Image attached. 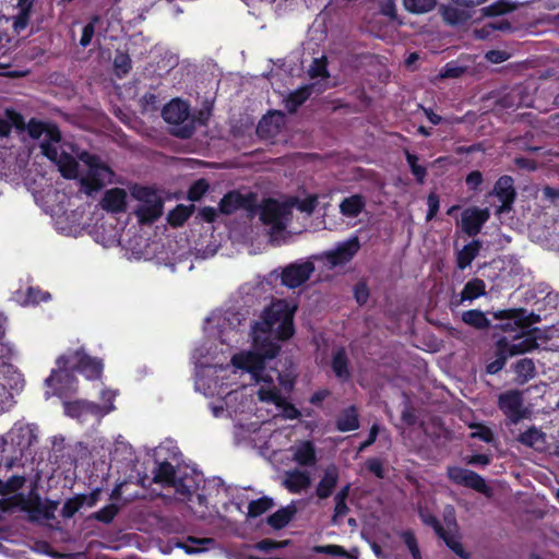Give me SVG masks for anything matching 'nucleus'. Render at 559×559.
Returning a JSON list of instances; mask_svg holds the SVG:
<instances>
[{
    "label": "nucleus",
    "instance_id": "obj_64",
    "mask_svg": "<svg viewBox=\"0 0 559 559\" xmlns=\"http://www.w3.org/2000/svg\"><path fill=\"white\" fill-rule=\"evenodd\" d=\"M41 154L47 157L49 160L56 162L58 158V148L53 145V143H49V141H43L40 143Z\"/></svg>",
    "mask_w": 559,
    "mask_h": 559
},
{
    "label": "nucleus",
    "instance_id": "obj_50",
    "mask_svg": "<svg viewBox=\"0 0 559 559\" xmlns=\"http://www.w3.org/2000/svg\"><path fill=\"white\" fill-rule=\"evenodd\" d=\"M51 298V295L48 292L41 290L39 287H28L26 290V298L24 304L26 305H38L40 302H46Z\"/></svg>",
    "mask_w": 559,
    "mask_h": 559
},
{
    "label": "nucleus",
    "instance_id": "obj_60",
    "mask_svg": "<svg viewBox=\"0 0 559 559\" xmlns=\"http://www.w3.org/2000/svg\"><path fill=\"white\" fill-rule=\"evenodd\" d=\"M224 518L227 521H236V514H241V504L239 502L229 501L228 503L223 504Z\"/></svg>",
    "mask_w": 559,
    "mask_h": 559
},
{
    "label": "nucleus",
    "instance_id": "obj_46",
    "mask_svg": "<svg viewBox=\"0 0 559 559\" xmlns=\"http://www.w3.org/2000/svg\"><path fill=\"white\" fill-rule=\"evenodd\" d=\"M84 506V498L80 495H75L72 498L66 500L61 509V516L64 519H71L75 513Z\"/></svg>",
    "mask_w": 559,
    "mask_h": 559
},
{
    "label": "nucleus",
    "instance_id": "obj_17",
    "mask_svg": "<svg viewBox=\"0 0 559 559\" xmlns=\"http://www.w3.org/2000/svg\"><path fill=\"white\" fill-rule=\"evenodd\" d=\"M284 124L285 116L282 112H270L260 120L257 127V134L262 139H274L277 134H280Z\"/></svg>",
    "mask_w": 559,
    "mask_h": 559
},
{
    "label": "nucleus",
    "instance_id": "obj_49",
    "mask_svg": "<svg viewBox=\"0 0 559 559\" xmlns=\"http://www.w3.org/2000/svg\"><path fill=\"white\" fill-rule=\"evenodd\" d=\"M209 188V182L204 178L195 180L188 190V199L192 202L200 201Z\"/></svg>",
    "mask_w": 559,
    "mask_h": 559
},
{
    "label": "nucleus",
    "instance_id": "obj_7",
    "mask_svg": "<svg viewBox=\"0 0 559 559\" xmlns=\"http://www.w3.org/2000/svg\"><path fill=\"white\" fill-rule=\"evenodd\" d=\"M162 116L169 124L177 126L174 134L180 139H189L194 133L193 121H189L190 110L188 103L181 99H171L162 111Z\"/></svg>",
    "mask_w": 559,
    "mask_h": 559
},
{
    "label": "nucleus",
    "instance_id": "obj_27",
    "mask_svg": "<svg viewBox=\"0 0 559 559\" xmlns=\"http://www.w3.org/2000/svg\"><path fill=\"white\" fill-rule=\"evenodd\" d=\"M153 474L154 483L160 484L165 487H171L175 485L178 472L171 463L164 461L157 465V467L153 471Z\"/></svg>",
    "mask_w": 559,
    "mask_h": 559
},
{
    "label": "nucleus",
    "instance_id": "obj_37",
    "mask_svg": "<svg viewBox=\"0 0 559 559\" xmlns=\"http://www.w3.org/2000/svg\"><path fill=\"white\" fill-rule=\"evenodd\" d=\"M466 10L467 9L463 8V7L456 8V7L448 5V7H443L441 9V14H442L443 20L448 24L456 25V24H461V23L465 22L469 17V14Z\"/></svg>",
    "mask_w": 559,
    "mask_h": 559
},
{
    "label": "nucleus",
    "instance_id": "obj_13",
    "mask_svg": "<svg viewBox=\"0 0 559 559\" xmlns=\"http://www.w3.org/2000/svg\"><path fill=\"white\" fill-rule=\"evenodd\" d=\"M85 163L88 165V173L82 179V185L87 191H98L105 185V179L112 174L110 168L96 155H88Z\"/></svg>",
    "mask_w": 559,
    "mask_h": 559
},
{
    "label": "nucleus",
    "instance_id": "obj_14",
    "mask_svg": "<svg viewBox=\"0 0 559 559\" xmlns=\"http://www.w3.org/2000/svg\"><path fill=\"white\" fill-rule=\"evenodd\" d=\"M360 248V242L357 236H353L347 240L340 242L336 247L324 253L325 260L332 265H343L349 262Z\"/></svg>",
    "mask_w": 559,
    "mask_h": 559
},
{
    "label": "nucleus",
    "instance_id": "obj_31",
    "mask_svg": "<svg viewBox=\"0 0 559 559\" xmlns=\"http://www.w3.org/2000/svg\"><path fill=\"white\" fill-rule=\"evenodd\" d=\"M332 369L341 381H347L350 378L348 369V359L344 348L335 350L332 357Z\"/></svg>",
    "mask_w": 559,
    "mask_h": 559
},
{
    "label": "nucleus",
    "instance_id": "obj_9",
    "mask_svg": "<svg viewBox=\"0 0 559 559\" xmlns=\"http://www.w3.org/2000/svg\"><path fill=\"white\" fill-rule=\"evenodd\" d=\"M498 406L512 425L530 417L531 414V411L524 404L523 392L519 390H509L501 393L498 397Z\"/></svg>",
    "mask_w": 559,
    "mask_h": 559
},
{
    "label": "nucleus",
    "instance_id": "obj_1",
    "mask_svg": "<svg viewBox=\"0 0 559 559\" xmlns=\"http://www.w3.org/2000/svg\"><path fill=\"white\" fill-rule=\"evenodd\" d=\"M296 305L278 299L273 301L262 314V320L252 328V345L247 352V373H250L254 383L261 386H273V373L277 374L278 382L285 391H290L294 379L290 374H281L267 366L275 359L281 350V342L294 334L293 318Z\"/></svg>",
    "mask_w": 559,
    "mask_h": 559
},
{
    "label": "nucleus",
    "instance_id": "obj_59",
    "mask_svg": "<svg viewBox=\"0 0 559 559\" xmlns=\"http://www.w3.org/2000/svg\"><path fill=\"white\" fill-rule=\"evenodd\" d=\"M474 431L471 433L472 438L480 439L487 443L491 442L493 440V433L490 428L487 426L477 424L472 426Z\"/></svg>",
    "mask_w": 559,
    "mask_h": 559
},
{
    "label": "nucleus",
    "instance_id": "obj_42",
    "mask_svg": "<svg viewBox=\"0 0 559 559\" xmlns=\"http://www.w3.org/2000/svg\"><path fill=\"white\" fill-rule=\"evenodd\" d=\"M26 483V478L23 475H13L8 480L3 481L0 479V495L8 496L20 490Z\"/></svg>",
    "mask_w": 559,
    "mask_h": 559
},
{
    "label": "nucleus",
    "instance_id": "obj_3",
    "mask_svg": "<svg viewBox=\"0 0 559 559\" xmlns=\"http://www.w3.org/2000/svg\"><path fill=\"white\" fill-rule=\"evenodd\" d=\"M496 319H508L501 328L504 332H515L512 335H506L497 342V347L501 348L510 357L521 355L538 347L559 350V343L549 342L559 338V330L555 326L545 330L534 328L530 329L523 325L525 319L523 310H501L493 313Z\"/></svg>",
    "mask_w": 559,
    "mask_h": 559
},
{
    "label": "nucleus",
    "instance_id": "obj_21",
    "mask_svg": "<svg viewBox=\"0 0 559 559\" xmlns=\"http://www.w3.org/2000/svg\"><path fill=\"white\" fill-rule=\"evenodd\" d=\"M283 486L292 493H299L311 486V476L306 471L292 469L285 473Z\"/></svg>",
    "mask_w": 559,
    "mask_h": 559
},
{
    "label": "nucleus",
    "instance_id": "obj_34",
    "mask_svg": "<svg viewBox=\"0 0 559 559\" xmlns=\"http://www.w3.org/2000/svg\"><path fill=\"white\" fill-rule=\"evenodd\" d=\"M194 210L193 205L187 206L183 204L176 205L167 215V221L173 227L182 226L192 215Z\"/></svg>",
    "mask_w": 559,
    "mask_h": 559
},
{
    "label": "nucleus",
    "instance_id": "obj_32",
    "mask_svg": "<svg viewBox=\"0 0 559 559\" xmlns=\"http://www.w3.org/2000/svg\"><path fill=\"white\" fill-rule=\"evenodd\" d=\"M486 294V284L480 278H473L468 281L461 292V301L474 300Z\"/></svg>",
    "mask_w": 559,
    "mask_h": 559
},
{
    "label": "nucleus",
    "instance_id": "obj_19",
    "mask_svg": "<svg viewBox=\"0 0 559 559\" xmlns=\"http://www.w3.org/2000/svg\"><path fill=\"white\" fill-rule=\"evenodd\" d=\"M102 207L110 213H122L127 209V192L122 188H112L104 193Z\"/></svg>",
    "mask_w": 559,
    "mask_h": 559
},
{
    "label": "nucleus",
    "instance_id": "obj_24",
    "mask_svg": "<svg viewBox=\"0 0 559 559\" xmlns=\"http://www.w3.org/2000/svg\"><path fill=\"white\" fill-rule=\"evenodd\" d=\"M338 481V469L335 465L329 466L322 478L320 479L316 493L320 499H325L331 496L333 489Z\"/></svg>",
    "mask_w": 559,
    "mask_h": 559
},
{
    "label": "nucleus",
    "instance_id": "obj_18",
    "mask_svg": "<svg viewBox=\"0 0 559 559\" xmlns=\"http://www.w3.org/2000/svg\"><path fill=\"white\" fill-rule=\"evenodd\" d=\"M201 481V476L195 471H192L191 474L183 473L177 475L175 485L171 488L175 489V492L180 496L181 500H191V497L199 488V483Z\"/></svg>",
    "mask_w": 559,
    "mask_h": 559
},
{
    "label": "nucleus",
    "instance_id": "obj_39",
    "mask_svg": "<svg viewBox=\"0 0 559 559\" xmlns=\"http://www.w3.org/2000/svg\"><path fill=\"white\" fill-rule=\"evenodd\" d=\"M274 507V501L270 497H261L249 502L247 509L248 516H259Z\"/></svg>",
    "mask_w": 559,
    "mask_h": 559
},
{
    "label": "nucleus",
    "instance_id": "obj_57",
    "mask_svg": "<svg viewBox=\"0 0 559 559\" xmlns=\"http://www.w3.org/2000/svg\"><path fill=\"white\" fill-rule=\"evenodd\" d=\"M508 357L510 356L507 353H503L501 348L497 347V358L487 365V372L490 374L499 372L506 366Z\"/></svg>",
    "mask_w": 559,
    "mask_h": 559
},
{
    "label": "nucleus",
    "instance_id": "obj_26",
    "mask_svg": "<svg viewBox=\"0 0 559 559\" xmlns=\"http://www.w3.org/2000/svg\"><path fill=\"white\" fill-rule=\"evenodd\" d=\"M294 461L302 466H312L317 462L316 449L312 442L302 441L293 449Z\"/></svg>",
    "mask_w": 559,
    "mask_h": 559
},
{
    "label": "nucleus",
    "instance_id": "obj_4",
    "mask_svg": "<svg viewBox=\"0 0 559 559\" xmlns=\"http://www.w3.org/2000/svg\"><path fill=\"white\" fill-rule=\"evenodd\" d=\"M57 365L59 370H52L51 374L46 379V383L59 396L64 393L63 382H66L68 390H76L78 379L72 371L82 373L88 380H97L102 377L104 369L103 360L87 355L83 348L61 355L57 359Z\"/></svg>",
    "mask_w": 559,
    "mask_h": 559
},
{
    "label": "nucleus",
    "instance_id": "obj_6",
    "mask_svg": "<svg viewBox=\"0 0 559 559\" xmlns=\"http://www.w3.org/2000/svg\"><path fill=\"white\" fill-rule=\"evenodd\" d=\"M317 199L308 198L302 201L293 200L290 202L280 203L274 200H266L260 207L254 209V200L251 194H247V217L251 214H258L259 219L270 227L272 235L286 228L292 209L296 206L300 212L311 214L316 207Z\"/></svg>",
    "mask_w": 559,
    "mask_h": 559
},
{
    "label": "nucleus",
    "instance_id": "obj_5",
    "mask_svg": "<svg viewBox=\"0 0 559 559\" xmlns=\"http://www.w3.org/2000/svg\"><path fill=\"white\" fill-rule=\"evenodd\" d=\"M243 309L245 293L239 287L236 293L230 295L225 308L209 318V322H215L216 324L221 343L227 345L230 349L238 348L245 340L241 329L245 320Z\"/></svg>",
    "mask_w": 559,
    "mask_h": 559
},
{
    "label": "nucleus",
    "instance_id": "obj_45",
    "mask_svg": "<svg viewBox=\"0 0 559 559\" xmlns=\"http://www.w3.org/2000/svg\"><path fill=\"white\" fill-rule=\"evenodd\" d=\"M403 3L407 11L420 14L431 11L437 4V0H403Z\"/></svg>",
    "mask_w": 559,
    "mask_h": 559
},
{
    "label": "nucleus",
    "instance_id": "obj_30",
    "mask_svg": "<svg viewBox=\"0 0 559 559\" xmlns=\"http://www.w3.org/2000/svg\"><path fill=\"white\" fill-rule=\"evenodd\" d=\"M338 431L346 432L359 428L358 414L354 406L344 409L336 419Z\"/></svg>",
    "mask_w": 559,
    "mask_h": 559
},
{
    "label": "nucleus",
    "instance_id": "obj_33",
    "mask_svg": "<svg viewBox=\"0 0 559 559\" xmlns=\"http://www.w3.org/2000/svg\"><path fill=\"white\" fill-rule=\"evenodd\" d=\"M479 249L480 242L478 240H474L471 243L464 246L463 249L457 253V267L464 270L469 266L473 260L477 257Z\"/></svg>",
    "mask_w": 559,
    "mask_h": 559
},
{
    "label": "nucleus",
    "instance_id": "obj_61",
    "mask_svg": "<svg viewBox=\"0 0 559 559\" xmlns=\"http://www.w3.org/2000/svg\"><path fill=\"white\" fill-rule=\"evenodd\" d=\"M465 69L454 62H449L440 72L441 78H459L464 73Z\"/></svg>",
    "mask_w": 559,
    "mask_h": 559
},
{
    "label": "nucleus",
    "instance_id": "obj_55",
    "mask_svg": "<svg viewBox=\"0 0 559 559\" xmlns=\"http://www.w3.org/2000/svg\"><path fill=\"white\" fill-rule=\"evenodd\" d=\"M46 127H47V122H44L36 118H32V119H29L26 129H27L28 135L32 139L38 140L41 138V135H44V133L46 131Z\"/></svg>",
    "mask_w": 559,
    "mask_h": 559
},
{
    "label": "nucleus",
    "instance_id": "obj_22",
    "mask_svg": "<svg viewBox=\"0 0 559 559\" xmlns=\"http://www.w3.org/2000/svg\"><path fill=\"white\" fill-rule=\"evenodd\" d=\"M516 440L523 445L539 452L545 451L548 444L547 435L535 426L520 433Z\"/></svg>",
    "mask_w": 559,
    "mask_h": 559
},
{
    "label": "nucleus",
    "instance_id": "obj_63",
    "mask_svg": "<svg viewBox=\"0 0 559 559\" xmlns=\"http://www.w3.org/2000/svg\"><path fill=\"white\" fill-rule=\"evenodd\" d=\"M485 58L487 61L498 64L507 61L510 55L504 50H489L486 52Z\"/></svg>",
    "mask_w": 559,
    "mask_h": 559
},
{
    "label": "nucleus",
    "instance_id": "obj_38",
    "mask_svg": "<svg viewBox=\"0 0 559 559\" xmlns=\"http://www.w3.org/2000/svg\"><path fill=\"white\" fill-rule=\"evenodd\" d=\"M418 515L426 526H430L435 531L437 536L445 530L444 522L441 524L438 521V519L433 515L431 510L428 508V506H423L421 503H419Z\"/></svg>",
    "mask_w": 559,
    "mask_h": 559
},
{
    "label": "nucleus",
    "instance_id": "obj_2",
    "mask_svg": "<svg viewBox=\"0 0 559 559\" xmlns=\"http://www.w3.org/2000/svg\"><path fill=\"white\" fill-rule=\"evenodd\" d=\"M229 370L228 365L202 369L195 374L194 388L206 397L218 396L223 399L227 415L235 421V442L240 444L245 439V424L242 423L245 384H239L236 389L227 391L231 385L227 381Z\"/></svg>",
    "mask_w": 559,
    "mask_h": 559
},
{
    "label": "nucleus",
    "instance_id": "obj_20",
    "mask_svg": "<svg viewBox=\"0 0 559 559\" xmlns=\"http://www.w3.org/2000/svg\"><path fill=\"white\" fill-rule=\"evenodd\" d=\"M493 193L501 201V206L498 210V213H502L504 211H509L511 204L515 198V190L513 188V179L510 176H502L498 179L495 185Z\"/></svg>",
    "mask_w": 559,
    "mask_h": 559
},
{
    "label": "nucleus",
    "instance_id": "obj_25",
    "mask_svg": "<svg viewBox=\"0 0 559 559\" xmlns=\"http://www.w3.org/2000/svg\"><path fill=\"white\" fill-rule=\"evenodd\" d=\"M338 207L344 217L356 218L366 207V200L360 194H353L343 199Z\"/></svg>",
    "mask_w": 559,
    "mask_h": 559
},
{
    "label": "nucleus",
    "instance_id": "obj_10",
    "mask_svg": "<svg viewBox=\"0 0 559 559\" xmlns=\"http://www.w3.org/2000/svg\"><path fill=\"white\" fill-rule=\"evenodd\" d=\"M443 521L445 530L438 537L441 538L447 546L462 559H467L468 554L464 550L457 537V523L455 510L452 506H447L443 510Z\"/></svg>",
    "mask_w": 559,
    "mask_h": 559
},
{
    "label": "nucleus",
    "instance_id": "obj_52",
    "mask_svg": "<svg viewBox=\"0 0 559 559\" xmlns=\"http://www.w3.org/2000/svg\"><path fill=\"white\" fill-rule=\"evenodd\" d=\"M406 160L412 174L416 177L419 183H423L426 178L427 170L424 166L418 164V157L409 152H406Z\"/></svg>",
    "mask_w": 559,
    "mask_h": 559
},
{
    "label": "nucleus",
    "instance_id": "obj_36",
    "mask_svg": "<svg viewBox=\"0 0 559 559\" xmlns=\"http://www.w3.org/2000/svg\"><path fill=\"white\" fill-rule=\"evenodd\" d=\"M513 370L520 383H525L535 376V365L532 359L523 358L513 365Z\"/></svg>",
    "mask_w": 559,
    "mask_h": 559
},
{
    "label": "nucleus",
    "instance_id": "obj_47",
    "mask_svg": "<svg viewBox=\"0 0 559 559\" xmlns=\"http://www.w3.org/2000/svg\"><path fill=\"white\" fill-rule=\"evenodd\" d=\"M399 536L402 538L404 544L406 545L408 551L412 555L413 559H421V554L419 550V546L414 533L409 530L402 531L399 533Z\"/></svg>",
    "mask_w": 559,
    "mask_h": 559
},
{
    "label": "nucleus",
    "instance_id": "obj_15",
    "mask_svg": "<svg viewBox=\"0 0 559 559\" xmlns=\"http://www.w3.org/2000/svg\"><path fill=\"white\" fill-rule=\"evenodd\" d=\"M259 400L266 403L274 404L278 409H282V414L285 418L295 419L299 416V411L286 402L280 390L275 386H261L258 391Z\"/></svg>",
    "mask_w": 559,
    "mask_h": 559
},
{
    "label": "nucleus",
    "instance_id": "obj_23",
    "mask_svg": "<svg viewBox=\"0 0 559 559\" xmlns=\"http://www.w3.org/2000/svg\"><path fill=\"white\" fill-rule=\"evenodd\" d=\"M164 201L159 197L152 201L141 204L135 214L141 223H153L158 219L163 214Z\"/></svg>",
    "mask_w": 559,
    "mask_h": 559
},
{
    "label": "nucleus",
    "instance_id": "obj_12",
    "mask_svg": "<svg viewBox=\"0 0 559 559\" xmlns=\"http://www.w3.org/2000/svg\"><path fill=\"white\" fill-rule=\"evenodd\" d=\"M314 272V265L310 261L290 263L282 269L281 282L288 288H296L306 283Z\"/></svg>",
    "mask_w": 559,
    "mask_h": 559
},
{
    "label": "nucleus",
    "instance_id": "obj_48",
    "mask_svg": "<svg viewBox=\"0 0 559 559\" xmlns=\"http://www.w3.org/2000/svg\"><path fill=\"white\" fill-rule=\"evenodd\" d=\"M515 9H516V7L514 4H512L506 0H499L486 8H484L483 12L487 16H495V15H500V14L511 12Z\"/></svg>",
    "mask_w": 559,
    "mask_h": 559
},
{
    "label": "nucleus",
    "instance_id": "obj_58",
    "mask_svg": "<svg viewBox=\"0 0 559 559\" xmlns=\"http://www.w3.org/2000/svg\"><path fill=\"white\" fill-rule=\"evenodd\" d=\"M66 159L67 162H64L61 166H60V171L62 174V176L67 179H73L76 177V173H78V163L75 162V159L73 157H71L70 155H66Z\"/></svg>",
    "mask_w": 559,
    "mask_h": 559
},
{
    "label": "nucleus",
    "instance_id": "obj_56",
    "mask_svg": "<svg viewBox=\"0 0 559 559\" xmlns=\"http://www.w3.org/2000/svg\"><path fill=\"white\" fill-rule=\"evenodd\" d=\"M132 195L143 203L159 198L156 191L150 187H135L132 191Z\"/></svg>",
    "mask_w": 559,
    "mask_h": 559
},
{
    "label": "nucleus",
    "instance_id": "obj_51",
    "mask_svg": "<svg viewBox=\"0 0 559 559\" xmlns=\"http://www.w3.org/2000/svg\"><path fill=\"white\" fill-rule=\"evenodd\" d=\"M100 21V17L99 15H93L90 20V22L83 27L82 29V35H81V38H80V45L82 47H87L94 35H95V27H96V24L99 23Z\"/></svg>",
    "mask_w": 559,
    "mask_h": 559
},
{
    "label": "nucleus",
    "instance_id": "obj_16",
    "mask_svg": "<svg viewBox=\"0 0 559 559\" xmlns=\"http://www.w3.org/2000/svg\"><path fill=\"white\" fill-rule=\"evenodd\" d=\"M488 209L469 207L462 213L461 228L468 236H476L488 221Z\"/></svg>",
    "mask_w": 559,
    "mask_h": 559
},
{
    "label": "nucleus",
    "instance_id": "obj_43",
    "mask_svg": "<svg viewBox=\"0 0 559 559\" xmlns=\"http://www.w3.org/2000/svg\"><path fill=\"white\" fill-rule=\"evenodd\" d=\"M114 68L118 78L126 76L132 69L130 56L118 50L114 59Z\"/></svg>",
    "mask_w": 559,
    "mask_h": 559
},
{
    "label": "nucleus",
    "instance_id": "obj_41",
    "mask_svg": "<svg viewBox=\"0 0 559 559\" xmlns=\"http://www.w3.org/2000/svg\"><path fill=\"white\" fill-rule=\"evenodd\" d=\"M311 94V86L306 85L294 93H292L288 98L286 99V108L289 111H295L304 102L308 99V97Z\"/></svg>",
    "mask_w": 559,
    "mask_h": 559
},
{
    "label": "nucleus",
    "instance_id": "obj_53",
    "mask_svg": "<svg viewBox=\"0 0 559 559\" xmlns=\"http://www.w3.org/2000/svg\"><path fill=\"white\" fill-rule=\"evenodd\" d=\"M32 11V4H27L24 9L19 10V13L14 16L13 28L16 33L24 31L28 23Z\"/></svg>",
    "mask_w": 559,
    "mask_h": 559
},
{
    "label": "nucleus",
    "instance_id": "obj_35",
    "mask_svg": "<svg viewBox=\"0 0 559 559\" xmlns=\"http://www.w3.org/2000/svg\"><path fill=\"white\" fill-rule=\"evenodd\" d=\"M462 321L477 330H486L490 326V321L486 314L477 309L464 311L462 313Z\"/></svg>",
    "mask_w": 559,
    "mask_h": 559
},
{
    "label": "nucleus",
    "instance_id": "obj_11",
    "mask_svg": "<svg viewBox=\"0 0 559 559\" xmlns=\"http://www.w3.org/2000/svg\"><path fill=\"white\" fill-rule=\"evenodd\" d=\"M447 475L450 480L456 485L472 488L486 496H490L491 493V489L488 487L485 479L471 469L462 468L459 466H449L447 469Z\"/></svg>",
    "mask_w": 559,
    "mask_h": 559
},
{
    "label": "nucleus",
    "instance_id": "obj_40",
    "mask_svg": "<svg viewBox=\"0 0 559 559\" xmlns=\"http://www.w3.org/2000/svg\"><path fill=\"white\" fill-rule=\"evenodd\" d=\"M15 498L20 508L25 512L38 514L41 509L43 503L38 493H31L27 498L23 495H17Z\"/></svg>",
    "mask_w": 559,
    "mask_h": 559
},
{
    "label": "nucleus",
    "instance_id": "obj_44",
    "mask_svg": "<svg viewBox=\"0 0 559 559\" xmlns=\"http://www.w3.org/2000/svg\"><path fill=\"white\" fill-rule=\"evenodd\" d=\"M119 511L120 508L117 504L110 503L103 507L97 512H94L91 515V519H94L103 524H110L115 520Z\"/></svg>",
    "mask_w": 559,
    "mask_h": 559
},
{
    "label": "nucleus",
    "instance_id": "obj_8",
    "mask_svg": "<svg viewBox=\"0 0 559 559\" xmlns=\"http://www.w3.org/2000/svg\"><path fill=\"white\" fill-rule=\"evenodd\" d=\"M102 397L108 401L109 404L99 405L86 400L66 401L63 402L64 414L75 419H81L86 415L104 417L115 409L112 404L114 394L109 391H103Z\"/></svg>",
    "mask_w": 559,
    "mask_h": 559
},
{
    "label": "nucleus",
    "instance_id": "obj_62",
    "mask_svg": "<svg viewBox=\"0 0 559 559\" xmlns=\"http://www.w3.org/2000/svg\"><path fill=\"white\" fill-rule=\"evenodd\" d=\"M44 134V141H49V143H59L62 138L58 126L52 122H47L46 131Z\"/></svg>",
    "mask_w": 559,
    "mask_h": 559
},
{
    "label": "nucleus",
    "instance_id": "obj_54",
    "mask_svg": "<svg viewBox=\"0 0 559 559\" xmlns=\"http://www.w3.org/2000/svg\"><path fill=\"white\" fill-rule=\"evenodd\" d=\"M308 73L310 75L311 79H317V78H321V79H326L329 78V73H328V70H326V60L324 57L322 58H316L309 70H308Z\"/></svg>",
    "mask_w": 559,
    "mask_h": 559
},
{
    "label": "nucleus",
    "instance_id": "obj_28",
    "mask_svg": "<svg viewBox=\"0 0 559 559\" xmlns=\"http://www.w3.org/2000/svg\"><path fill=\"white\" fill-rule=\"evenodd\" d=\"M239 209H245V194L239 191L227 192L218 203V212L222 214H233Z\"/></svg>",
    "mask_w": 559,
    "mask_h": 559
},
{
    "label": "nucleus",
    "instance_id": "obj_29",
    "mask_svg": "<svg viewBox=\"0 0 559 559\" xmlns=\"http://www.w3.org/2000/svg\"><path fill=\"white\" fill-rule=\"evenodd\" d=\"M297 512V508L294 503H290L284 508H281L275 513L267 518V524L275 530L285 527L294 518Z\"/></svg>",
    "mask_w": 559,
    "mask_h": 559
}]
</instances>
